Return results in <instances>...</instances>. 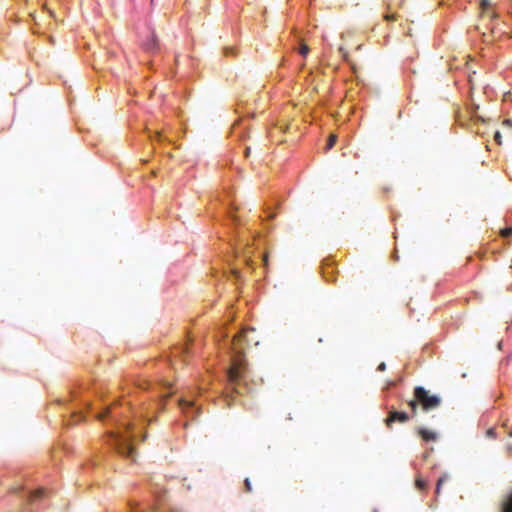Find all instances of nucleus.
<instances>
[{"mask_svg":"<svg viewBox=\"0 0 512 512\" xmlns=\"http://www.w3.org/2000/svg\"><path fill=\"white\" fill-rule=\"evenodd\" d=\"M259 336L253 327H243L233 339L234 355L231 359V365L227 371V379L232 390L241 394L240 385L247 376V364L242 350L245 347L257 346Z\"/></svg>","mask_w":512,"mask_h":512,"instance_id":"nucleus-1","label":"nucleus"},{"mask_svg":"<svg viewBox=\"0 0 512 512\" xmlns=\"http://www.w3.org/2000/svg\"><path fill=\"white\" fill-rule=\"evenodd\" d=\"M441 398L438 395L431 394L422 386H416L413 391V399L408 401V406L413 415L417 414L418 406L424 411H430L441 405Z\"/></svg>","mask_w":512,"mask_h":512,"instance_id":"nucleus-2","label":"nucleus"},{"mask_svg":"<svg viewBox=\"0 0 512 512\" xmlns=\"http://www.w3.org/2000/svg\"><path fill=\"white\" fill-rule=\"evenodd\" d=\"M112 436L114 438L115 448L117 451L125 457H132L134 449L130 443V438L120 436L118 434H112Z\"/></svg>","mask_w":512,"mask_h":512,"instance_id":"nucleus-3","label":"nucleus"},{"mask_svg":"<svg viewBox=\"0 0 512 512\" xmlns=\"http://www.w3.org/2000/svg\"><path fill=\"white\" fill-rule=\"evenodd\" d=\"M409 420V415L406 412L390 411L388 417L385 419V424L391 428L394 422L406 423Z\"/></svg>","mask_w":512,"mask_h":512,"instance_id":"nucleus-4","label":"nucleus"},{"mask_svg":"<svg viewBox=\"0 0 512 512\" xmlns=\"http://www.w3.org/2000/svg\"><path fill=\"white\" fill-rule=\"evenodd\" d=\"M417 433L426 442L436 441L438 438V435L436 432L426 429V428H419L417 430Z\"/></svg>","mask_w":512,"mask_h":512,"instance_id":"nucleus-5","label":"nucleus"},{"mask_svg":"<svg viewBox=\"0 0 512 512\" xmlns=\"http://www.w3.org/2000/svg\"><path fill=\"white\" fill-rule=\"evenodd\" d=\"M158 48H159V43L156 38V35L152 34L151 38L145 42L144 49L147 52L154 53L158 50Z\"/></svg>","mask_w":512,"mask_h":512,"instance_id":"nucleus-6","label":"nucleus"},{"mask_svg":"<svg viewBox=\"0 0 512 512\" xmlns=\"http://www.w3.org/2000/svg\"><path fill=\"white\" fill-rule=\"evenodd\" d=\"M179 406H180V408L182 409V411L184 412V414L186 416H190V412L194 413L193 411L195 409V404L192 401H187L185 399H180L179 400Z\"/></svg>","mask_w":512,"mask_h":512,"instance_id":"nucleus-7","label":"nucleus"},{"mask_svg":"<svg viewBox=\"0 0 512 512\" xmlns=\"http://www.w3.org/2000/svg\"><path fill=\"white\" fill-rule=\"evenodd\" d=\"M502 512H512V492L502 504Z\"/></svg>","mask_w":512,"mask_h":512,"instance_id":"nucleus-8","label":"nucleus"},{"mask_svg":"<svg viewBox=\"0 0 512 512\" xmlns=\"http://www.w3.org/2000/svg\"><path fill=\"white\" fill-rule=\"evenodd\" d=\"M415 485L419 490H424L427 486V482L423 478L418 477L415 481Z\"/></svg>","mask_w":512,"mask_h":512,"instance_id":"nucleus-9","label":"nucleus"},{"mask_svg":"<svg viewBox=\"0 0 512 512\" xmlns=\"http://www.w3.org/2000/svg\"><path fill=\"white\" fill-rule=\"evenodd\" d=\"M229 220L233 225H237L239 223L238 216L234 213V211L229 212Z\"/></svg>","mask_w":512,"mask_h":512,"instance_id":"nucleus-10","label":"nucleus"},{"mask_svg":"<svg viewBox=\"0 0 512 512\" xmlns=\"http://www.w3.org/2000/svg\"><path fill=\"white\" fill-rule=\"evenodd\" d=\"M44 491L43 490H37L34 493L30 495V501H35L36 499L42 497Z\"/></svg>","mask_w":512,"mask_h":512,"instance_id":"nucleus-11","label":"nucleus"},{"mask_svg":"<svg viewBox=\"0 0 512 512\" xmlns=\"http://www.w3.org/2000/svg\"><path fill=\"white\" fill-rule=\"evenodd\" d=\"M490 2L488 0H481L480 1V9L485 12L489 9Z\"/></svg>","mask_w":512,"mask_h":512,"instance_id":"nucleus-12","label":"nucleus"},{"mask_svg":"<svg viewBox=\"0 0 512 512\" xmlns=\"http://www.w3.org/2000/svg\"><path fill=\"white\" fill-rule=\"evenodd\" d=\"M336 140H337L336 136H330L327 141L326 148L331 149L335 145Z\"/></svg>","mask_w":512,"mask_h":512,"instance_id":"nucleus-13","label":"nucleus"},{"mask_svg":"<svg viewBox=\"0 0 512 512\" xmlns=\"http://www.w3.org/2000/svg\"><path fill=\"white\" fill-rule=\"evenodd\" d=\"M338 51L344 60L348 59V52L344 49L343 46H339Z\"/></svg>","mask_w":512,"mask_h":512,"instance_id":"nucleus-14","label":"nucleus"},{"mask_svg":"<svg viewBox=\"0 0 512 512\" xmlns=\"http://www.w3.org/2000/svg\"><path fill=\"white\" fill-rule=\"evenodd\" d=\"M244 486H245V492H251L252 491V486H251V482L248 478H246L244 480Z\"/></svg>","mask_w":512,"mask_h":512,"instance_id":"nucleus-15","label":"nucleus"},{"mask_svg":"<svg viewBox=\"0 0 512 512\" xmlns=\"http://www.w3.org/2000/svg\"><path fill=\"white\" fill-rule=\"evenodd\" d=\"M309 52V47L307 45H302L301 48H300V53L303 55V56H306Z\"/></svg>","mask_w":512,"mask_h":512,"instance_id":"nucleus-16","label":"nucleus"},{"mask_svg":"<svg viewBox=\"0 0 512 512\" xmlns=\"http://www.w3.org/2000/svg\"><path fill=\"white\" fill-rule=\"evenodd\" d=\"M494 139L498 144H501V134L499 131L495 132Z\"/></svg>","mask_w":512,"mask_h":512,"instance_id":"nucleus-17","label":"nucleus"},{"mask_svg":"<svg viewBox=\"0 0 512 512\" xmlns=\"http://www.w3.org/2000/svg\"><path fill=\"white\" fill-rule=\"evenodd\" d=\"M443 479L440 478L437 482V487H436V493L438 494L440 492V488H441V485L443 484Z\"/></svg>","mask_w":512,"mask_h":512,"instance_id":"nucleus-18","label":"nucleus"},{"mask_svg":"<svg viewBox=\"0 0 512 512\" xmlns=\"http://www.w3.org/2000/svg\"><path fill=\"white\" fill-rule=\"evenodd\" d=\"M154 136H155V138H156V140H157V141H159V142H162V141H163V136H162V134H161V133H159V132H155V133H154Z\"/></svg>","mask_w":512,"mask_h":512,"instance_id":"nucleus-19","label":"nucleus"},{"mask_svg":"<svg viewBox=\"0 0 512 512\" xmlns=\"http://www.w3.org/2000/svg\"><path fill=\"white\" fill-rule=\"evenodd\" d=\"M385 369H386V364L384 362L380 363L377 367L378 371H385Z\"/></svg>","mask_w":512,"mask_h":512,"instance_id":"nucleus-20","label":"nucleus"},{"mask_svg":"<svg viewBox=\"0 0 512 512\" xmlns=\"http://www.w3.org/2000/svg\"><path fill=\"white\" fill-rule=\"evenodd\" d=\"M232 273H233V277L235 278V280H237V281H238V280H239V278H240V273H239V271H237V270H233V272H232Z\"/></svg>","mask_w":512,"mask_h":512,"instance_id":"nucleus-21","label":"nucleus"},{"mask_svg":"<svg viewBox=\"0 0 512 512\" xmlns=\"http://www.w3.org/2000/svg\"><path fill=\"white\" fill-rule=\"evenodd\" d=\"M109 413H110V408L106 409V411L104 413L100 414L98 417H99V419H103Z\"/></svg>","mask_w":512,"mask_h":512,"instance_id":"nucleus-22","label":"nucleus"},{"mask_svg":"<svg viewBox=\"0 0 512 512\" xmlns=\"http://www.w3.org/2000/svg\"><path fill=\"white\" fill-rule=\"evenodd\" d=\"M267 217H268L269 219H273V218H275V213H274L273 211L269 210V211H268V214H267Z\"/></svg>","mask_w":512,"mask_h":512,"instance_id":"nucleus-23","label":"nucleus"},{"mask_svg":"<svg viewBox=\"0 0 512 512\" xmlns=\"http://www.w3.org/2000/svg\"><path fill=\"white\" fill-rule=\"evenodd\" d=\"M225 55L228 56L230 54H232V49L231 48H225Z\"/></svg>","mask_w":512,"mask_h":512,"instance_id":"nucleus-24","label":"nucleus"},{"mask_svg":"<svg viewBox=\"0 0 512 512\" xmlns=\"http://www.w3.org/2000/svg\"><path fill=\"white\" fill-rule=\"evenodd\" d=\"M244 155H245V157H248L250 155V148L249 147L245 148Z\"/></svg>","mask_w":512,"mask_h":512,"instance_id":"nucleus-25","label":"nucleus"},{"mask_svg":"<svg viewBox=\"0 0 512 512\" xmlns=\"http://www.w3.org/2000/svg\"><path fill=\"white\" fill-rule=\"evenodd\" d=\"M323 278H325L327 281H332V278L327 277L325 272H323Z\"/></svg>","mask_w":512,"mask_h":512,"instance_id":"nucleus-26","label":"nucleus"},{"mask_svg":"<svg viewBox=\"0 0 512 512\" xmlns=\"http://www.w3.org/2000/svg\"><path fill=\"white\" fill-rule=\"evenodd\" d=\"M393 19H394V18H393L392 16H390V15H387V16H386V20H387V21H392Z\"/></svg>","mask_w":512,"mask_h":512,"instance_id":"nucleus-27","label":"nucleus"},{"mask_svg":"<svg viewBox=\"0 0 512 512\" xmlns=\"http://www.w3.org/2000/svg\"><path fill=\"white\" fill-rule=\"evenodd\" d=\"M126 429H127L128 431H130V430L132 429V425H131V424H127V425H126Z\"/></svg>","mask_w":512,"mask_h":512,"instance_id":"nucleus-28","label":"nucleus"},{"mask_svg":"<svg viewBox=\"0 0 512 512\" xmlns=\"http://www.w3.org/2000/svg\"><path fill=\"white\" fill-rule=\"evenodd\" d=\"M238 125H239V124L237 123V124L233 127L234 133H236V129H237V126H238Z\"/></svg>","mask_w":512,"mask_h":512,"instance_id":"nucleus-29","label":"nucleus"},{"mask_svg":"<svg viewBox=\"0 0 512 512\" xmlns=\"http://www.w3.org/2000/svg\"><path fill=\"white\" fill-rule=\"evenodd\" d=\"M511 122H512L511 120H506L505 123L511 125Z\"/></svg>","mask_w":512,"mask_h":512,"instance_id":"nucleus-30","label":"nucleus"}]
</instances>
